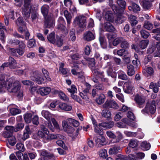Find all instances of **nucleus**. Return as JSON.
Here are the masks:
<instances>
[{
    "label": "nucleus",
    "instance_id": "59",
    "mask_svg": "<svg viewBox=\"0 0 160 160\" xmlns=\"http://www.w3.org/2000/svg\"><path fill=\"white\" fill-rule=\"evenodd\" d=\"M122 40V38H115L113 42V44L114 46H116L118 45L120 42L121 43Z\"/></svg>",
    "mask_w": 160,
    "mask_h": 160
},
{
    "label": "nucleus",
    "instance_id": "64",
    "mask_svg": "<svg viewBox=\"0 0 160 160\" xmlns=\"http://www.w3.org/2000/svg\"><path fill=\"white\" fill-rule=\"evenodd\" d=\"M136 157L137 158L142 159L144 158L145 156L143 152H138L134 153Z\"/></svg>",
    "mask_w": 160,
    "mask_h": 160
},
{
    "label": "nucleus",
    "instance_id": "17",
    "mask_svg": "<svg viewBox=\"0 0 160 160\" xmlns=\"http://www.w3.org/2000/svg\"><path fill=\"white\" fill-rule=\"evenodd\" d=\"M132 89V87L131 81H129L124 83L123 86V89L127 93H130Z\"/></svg>",
    "mask_w": 160,
    "mask_h": 160
},
{
    "label": "nucleus",
    "instance_id": "62",
    "mask_svg": "<svg viewBox=\"0 0 160 160\" xmlns=\"http://www.w3.org/2000/svg\"><path fill=\"white\" fill-rule=\"evenodd\" d=\"M116 134L117 135V138L116 139V141L114 142H118L123 138L122 134L120 132L117 131Z\"/></svg>",
    "mask_w": 160,
    "mask_h": 160
},
{
    "label": "nucleus",
    "instance_id": "6",
    "mask_svg": "<svg viewBox=\"0 0 160 160\" xmlns=\"http://www.w3.org/2000/svg\"><path fill=\"white\" fill-rule=\"evenodd\" d=\"M86 19L84 17L79 16L75 18L73 22V25L76 26L78 25L80 27H82L84 25Z\"/></svg>",
    "mask_w": 160,
    "mask_h": 160
},
{
    "label": "nucleus",
    "instance_id": "56",
    "mask_svg": "<svg viewBox=\"0 0 160 160\" xmlns=\"http://www.w3.org/2000/svg\"><path fill=\"white\" fill-rule=\"evenodd\" d=\"M140 33L142 37L144 38H147L149 35V32L144 30H141Z\"/></svg>",
    "mask_w": 160,
    "mask_h": 160
},
{
    "label": "nucleus",
    "instance_id": "43",
    "mask_svg": "<svg viewBox=\"0 0 160 160\" xmlns=\"http://www.w3.org/2000/svg\"><path fill=\"white\" fill-rule=\"evenodd\" d=\"M105 138L102 136L95 139V142L98 145H102L105 142Z\"/></svg>",
    "mask_w": 160,
    "mask_h": 160
},
{
    "label": "nucleus",
    "instance_id": "51",
    "mask_svg": "<svg viewBox=\"0 0 160 160\" xmlns=\"http://www.w3.org/2000/svg\"><path fill=\"white\" fill-rule=\"evenodd\" d=\"M124 133L127 137H135L137 134L136 132L128 131H124Z\"/></svg>",
    "mask_w": 160,
    "mask_h": 160
},
{
    "label": "nucleus",
    "instance_id": "49",
    "mask_svg": "<svg viewBox=\"0 0 160 160\" xmlns=\"http://www.w3.org/2000/svg\"><path fill=\"white\" fill-rule=\"evenodd\" d=\"M144 28L148 30L152 29L153 28V25L151 22L148 21L145 22L144 24Z\"/></svg>",
    "mask_w": 160,
    "mask_h": 160
},
{
    "label": "nucleus",
    "instance_id": "28",
    "mask_svg": "<svg viewBox=\"0 0 160 160\" xmlns=\"http://www.w3.org/2000/svg\"><path fill=\"white\" fill-rule=\"evenodd\" d=\"M101 114L102 117L109 119L111 118V112L110 111L107 109H104L102 111Z\"/></svg>",
    "mask_w": 160,
    "mask_h": 160
},
{
    "label": "nucleus",
    "instance_id": "37",
    "mask_svg": "<svg viewBox=\"0 0 160 160\" xmlns=\"http://www.w3.org/2000/svg\"><path fill=\"white\" fill-rule=\"evenodd\" d=\"M128 18L132 26H134L137 24L138 21L136 20V17L135 16L133 15H131Z\"/></svg>",
    "mask_w": 160,
    "mask_h": 160
},
{
    "label": "nucleus",
    "instance_id": "54",
    "mask_svg": "<svg viewBox=\"0 0 160 160\" xmlns=\"http://www.w3.org/2000/svg\"><path fill=\"white\" fill-rule=\"evenodd\" d=\"M128 53V52L124 49H121L118 50V55L119 56H125Z\"/></svg>",
    "mask_w": 160,
    "mask_h": 160
},
{
    "label": "nucleus",
    "instance_id": "48",
    "mask_svg": "<svg viewBox=\"0 0 160 160\" xmlns=\"http://www.w3.org/2000/svg\"><path fill=\"white\" fill-rule=\"evenodd\" d=\"M129 44L127 41L122 38V41L121 47L123 48H127L129 47Z\"/></svg>",
    "mask_w": 160,
    "mask_h": 160
},
{
    "label": "nucleus",
    "instance_id": "41",
    "mask_svg": "<svg viewBox=\"0 0 160 160\" xmlns=\"http://www.w3.org/2000/svg\"><path fill=\"white\" fill-rule=\"evenodd\" d=\"M158 85H157L156 83H154V82H152L149 85V88H150L152 89L153 91L155 93H157L158 91Z\"/></svg>",
    "mask_w": 160,
    "mask_h": 160
},
{
    "label": "nucleus",
    "instance_id": "60",
    "mask_svg": "<svg viewBox=\"0 0 160 160\" xmlns=\"http://www.w3.org/2000/svg\"><path fill=\"white\" fill-rule=\"evenodd\" d=\"M8 138V141L9 144L12 146H13L15 145L16 142V140L15 137L11 136L9 138Z\"/></svg>",
    "mask_w": 160,
    "mask_h": 160
},
{
    "label": "nucleus",
    "instance_id": "24",
    "mask_svg": "<svg viewBox=\"0 0 160 160\" xmlns=\"http://www.w3.org/2000/svg\"><path fill=\"white\" fill-rule=\"evenodd\" d=\"M121 150L119 146H115L109 149V153L110 155L116 154L118 153Z\"/></svg>",
    "mask_w": 160,
    "mask_h": 160
},
{
    "label": "nucleus",
    "instance_id": "32",
    "mask_svg": "<svg viewBox=\"0 0 160 160\" xmlns=\"http://www.w3.org/2000/svg\"><path fill=\"white\" fill-rule=\"evenodd\" d=\"M49 8V6L46 4L44 5L41 7V12L44 16L48 14Z\"/></svg>",
    "mask_w": 160,
    "mask_h": 160
},
{
    "label": "nucleus",
    "instance_id": "39",
    "mask_svg": "<svg viewBox=\"0 0 160 160\" xmlns=\"http://www.w3.org/2000/svg\"><path fill=\"white\" fill-rule=\"evenodd\" d=\"M118 78L121 79L126 80L128 78V76L126 73L122 70H119L118 72Z\"/></svg>",
    "mask_w": 160,
    "mask_h": 160
},
{
    "label": "nucleus",
    "instance_id": "45",
    "mask_svg": "<svg viewBox=\"0 0 160 160\" xmlns=\"http://www.w3.org/2000/svg\"><path fill=\"white\" fill-rule=\"evenodd\" d=\"M42 72L46 79L47 81H51V79L49 77V73L48 71L44 68H42Z\"/></svg>",
    "mask_w": 160,
    "mask_h": 160
},
{
    "label": "nucleus",
    "instance_id": "47",
    "mask_svg": "<svg viewBox=\"0 0 160 160\" xmlns=\"http://www.w3.org/2000/svg\"><path fill=\"white\" fill-rule=\"evenodd\" d=\"M109 4L110 6L112 7V10H113V12L115 13H117L118 10V11H119V10H118V8L115 5L113 4L112 0H109Z\"/></svg>",
    "mask_w": 160,
    "mask_h": 160
},
{
    "label": "nucleus",
    "instance_id": "25",
    "mask_svg": "<svg viewBox=\"0 0 160 160\" xmlns=\"http://www.w3.org/2000/svg\"><path fill=\"white\" fill-rule=\"evenodd\" d=\"M105 98V96L103 94H101L96 99V101L98 104L101 105L104 102Z\"/></svg>",
    "mask_w": 160,
    "mask_h": 160
},
{
    "label": "nucleus",
    "instance_id": "13",
    "mask_svg": "<svg viewBox=\"0 0 160 160\" xmlns=\"http://www.w3.org/2000/svg\"><path fill=\"white\" fill-rule=\"evenodd\" d=\"M14 128L12 126H7L5 128L6 131L3 133V136L5 138H9L12 135L14 131Z\"/></svg>",
    "mask_w": 160,
    "mask_h": 160
},
{
    "label": "nucleus",
    "instance_id": "15",
    "mask_svg": "<svg viewBox=\"0 0 160 160\" xmlns=\"http://www.w3.org/2000/svg\"><path fill=\"white\" fill-rule=\"evenodd\" d=\"M41 154L42 156L41 158V160H54V157L52 156L49 155L46 151H42Z\"/></svg>",
    "mask_w": 160,
    "mask_h": 160
},
{
    "label": "nucleus",
    "instance_id": "21",
    "mask_svg": "<svg viewBox=\"0 0 160 160\" xmlns=\"http://www.w3.org/2000/svg\"><path fill=\"white\" fill-rule=\"evenodd\" d=\"M141 4L146 10L149 9L151 6V3L148 0H142Z\"/></svg>",
    "mask_w": 160,
    "mask_h": 160
},
{
    "label": "nucleus",
    "instance_id": "58",
    "mask_svg": "<svg viewBox=\"0 0 160 160\" xmlns=\"http://www.w3.org/2000/svg\"><path fill=\"white\" fill-rule=\"evenodd\" d=\"M68 91L72 93H75L77 92V89L76 87L74 85H71L70 88H68Z\"/></svg>",
    "mask_w": 160,
    "mask_h": 160
},
{
    "label": "nucleus",
    "instance_id": "1",
    "mask_svg": "<svg viewBox=\"0 0 160 160\" xmlns=\"http://www.w3.org/2000/svg\"><path fill=\"white\" fill-rule=\"evenodd\" d=\"M4 78L3 75L0 76V88L5 87L10 92H18L21 87L19 82L18 81H15L12 78H9L8 81L5 82Z\"/></svg>",
    "mask_w": 160,
    "mask_h": 160
},
{
    "label": "nucleus",
    "instance_id": "30",
    "mask_svg": "<svg viewBox=\"0 0 160 160\" xmlns=\"http://www.w3.org/2000/svg\"><path fill=\"white\" fill-rule=\"evenodd\" d=\"M122 121L124 123H125L128 125L133 128H136L137 127V124L135 122H129L127 118H124L122 120Z\"/></svg>",
    "mask_w": 160,
    "mask_h": 160
},
{
    "label": "nucleus",
    "instance_id": "27",
    "mask_svg": "<svg viewBox=\"0 0 160 160\" xmlns=\"http://www.w3.org/2000/svg\"><path fill=\"white\" fill-rule=\"evenodd\" d=\"M63 13L64 15L67 20V24L68 25L70 24L72 20L71 16L70 14L68 12L67 10L64 11Z\"/></svg>",
    "mask_w": 160,
    "mask_h": 160
},
{
    "label": "nucleus",
    "instance_id": "10",
    "mask_svg": "<svg viewBox=\"0 0 160 160\" xmlns=\"http://www.w3.org/2000/svg\"><path fill=\"white\" fill-rule=\"evenodd\" d=\"M16 23L17 25L19 26L18 31L21 33H24L27 29L24 25V22L22 19L21 18H18Z\"/></svg>",
    "mask_w": 160,
    "mask_h": 160
},
{
    "label": "nucleus",
    "instance_id": "52",
    "mask_svg": "<svg viewBox=\"0 0 160 160\" xmlns=\"http://www.w3.org/2000/svg\"><path fill=\"white\" fill-rule=\"evenodd\" d=\"M35 41L33 39H30L29 40L28 43V47L29 48H31L35 46Z\"/></svg>",
    "mask_w": 160,
    "mask_h": 160
},
{
    "label": "nucleus",
    "instance_id": "57",
    "mask_svg": "<svg viewBox=\"0 0 160 160\" xmlns=\"http://www.w3.org/2000/svg\"><path fill=\"white\" fill-rule=\"evenodd\" d=\"M16 148L19 150L23 152L24 151L25 148L23 144L21 143H18L16 145Z\"/></svg>",
    "mask_w": 160,
    "mask_h": 160
},
{
    "label": "nucleus",
    "instance_id": "20",
    "mask_svg": "<svg viewBox=\"0 0 160 160\" xmlns=\"http://www.w3.org/2000/svg\"><path fill=\"white\" fill-rule=\"evenodd\" d=\"M95 36L90 31L86 32L84 34L83 39L85 40L89 41L94 39Z\"/></svg>",
    "mask_w": 160,
    "mask_h": 160
},
{
    "label": "nucleus",
    "instance_id": "23",
    "mask_svg": "<svg viewBox=\"0 0 160 160\" xmlns=\"http://www.w3.org/2000/svg\"><path fill=\"white\" fill-rule=\"evenodd\" d=\"M59 108L62 110L67 111H70L72 109L71 106L68 105L65 103H62L59 104Z\"/></svg>",
    "mask_w": 160,
    "mask_h": 160
},
{
    "label": "nucleus",
    "instance_id": "40",
    "mask_svg": "<svg viewBox=\"0 0 160 160\" xmlns=\"http://www.w3.org/2000/svg\"><path fill=\"white\" fill-rule=\"evenodd\" d=\"M149 43V41L148 40H143L141 41L139 43V46L142 49L146 48Z\"/></svg>",
    "mask_w": 160,
    "mask_h": 160
},
{
    "label": "nucleus",
    "instance_id": "42",
    "mask_svg": "<svg viewBox=\"0 0 160 160\" xmlns=\"http://www.w3.org/2000/svg\"><path fill=\"white\" fill-rule=\"evenodd\" d=\"M32 114L31 113H27L25 114L24 119L26 123H29L31 121V117Z\"/></svg>",
    "mask_w": 160,
    "mask_h": 160
},
{
    "label": "nucleus",
    "instance_id": "26",
    "mask_svg": "<svg viewBox=\"0 0 160 160\" xmlns=\"http://www.w3.org/2000/svg\"><path fill=\"white\" fill-rule=\"evenodd\" d=\"M128 70L127 73L129 76L133 75L135 73L134 68L132 65H127Z\"/></svg>",
    "mask_w": 160,
    "mask_h": 160
},
{
    "label": "nucleus",
    "instance_id": "63",
    "mask_svg": "<svg viewBox=\"0 0 160 160\" xmlns=\"http://www.w3.org/2000/svg\"><path fill=\"white\" fill-rule=\"evenodd\" d=\"M157 49V51L154 54V56L160 57V42L158 43Z\"/></svg>",
    "mask_w": 160,
    "mask_h": 160
},
{
    "label": "nucleus",
    "instance_id": "5",
    "mask_svg": "<svg viewBox=\"0 0 160 160\" xmlns=\"http://www.w3.org/2000/svg\"><path fill=\"white\" fill-rule=\"evenodd\" d=\"M155 104V102L153 100L148 102L145 108L142 110V112L144 114L149 112L152 114H153L155 112L156 109Z\"/></svg>",
    "mask_w": 160,
    "mask_h": 160
},
{
    "label": "nucleus",
    "instance_id": "31",
    "mask_svg": "<svg viewBox=\"0 0 160 160\" xmlns=\"http://www.w3.org/2000/svg\"><path fill=\"white\" fill-rule=\"evenodd\" d=\"M141 146L145 150H148L151 147L150 144L146 141L142 142L141 143Z\"/></svg>",
    "mask_w": 160,
    "mask_h": 160
},
{
    "label": "nucleus",
    "instance_id": "3",
    "mask_svg": "<svg viewBox=\"0 0 160 160\" xmlns=\"http://www.w3.org/2000/svg\"><path fill=\"white\" fill-rule=\"evenodd\" d=\"M31 0H24L23 8H22V13L26 19L30 16V12L32 6L31 3Z\"/></svg>",
    "mask_w": 160,
    "mask_h": 160
},
{
    "label": "nucleus",
    "instance_id": "22",
    "mask_svg": "<svg viewBox=\"0 0 160 160\" xmlns=\"http://www.w3.org/2000/svg\"><path fill=\"white\" fill-rule=\"evenodd\" d=\"M104 28L107 31L109 32L113 31L115 28L109 22H106L104 24Z\"/></svg>",
    "mask_w": 160,
    "mask_h": 160
},
{
    "label": "nucleus",
    "instance_id": "9",
    "mask_svg": "<svg viewBox=\"0 0 160 160\" xmlns=\"http://www.w3.org/2000/svg\"><path fill=\"white\" fill-rule=\"evenodd\" d=\"M41 131H39L38 132V134L40 137L46 140L48 138V134H49V132L48 129L46 128L43 125L41 126Z\"/></svg>",
    "mask_w": 160,
    "mask_h": 160
},
{
    "label": "nucleus",
    "instance_id": "33",
    "mask_svg": "<svg viewBox=\"0 0 160 160\" xmlns=\"http://www.w3.org/2000/svg\"><path fill=\"white\" fill-rule=\"evenodd\" d=\"M63 137L60 135L57 134L55 135L53 134H48V138H47L46 140H51L54 139L56 138H59L61 139H62Z\"/></svg>",
    "mask_w": 160,
    "mask_h": 160
},
{
    "label": "nucleus",
    "instance_id": "53",
    "mask_svg": "<svg viewBox=\"0 0 160 160\" xmlns=\"http://www.w3.org/2000/svg\"><path fill=\"white\" fill-rule=\"evenodd\" d=\"M58 95L60 98L65 101H67L68 100V98L65 94L62 92H60L58 93Z\"/></svg>",
    "mask_w": 160,
    "mask_h": 160
},
{
    "label": "nucleus",
    "instance_id": "7",
    "mask_svg": "<svg viewBox=\"0 0 160 160\" xmlns=\"http://www.w3.org/2000/svg\"><path fill=\"white\" fill-rule=\"evenodd\" d=\"M117 3L118 5L122 9H119L118 8L119 11H118V12L116 14H118L117 16L118 18V20H119L120 18H119V16H121L122 17V15L124 13V10L125 9V7L126 5V2L122 0H118L117 1Z\"/></svg>",
    "mask_w": 160,
    "mask_h": 160
},
{
    "label": "nucleus",
    "instance_id": "50",
    "mask_svg": "<svg viewBox=\"0 0 160 160\" xmlns=\"http://www.w3.org/2000/svg\"><path fill=\"white\" fill-rule=\"evenodd\" d=\"M48 40L51 43H54L55 42L54 33H51L47 37Z\"/></svg>",
    "mask_w": 160,
    "mask_h": 160
},
{
    "label": "nucleus",
    "instance_id": "19",
    "mask_svg": "<svg viewBox=\"0 0 160 160\" xmlns=\"http://www.w3.org/2000/svg\"><path fill=\"white\" fill-rule=\"evenodd\" d=\"M134 100L140 106L142 105L145 102V99L143 97L138 94L135 96Z\"/></svg>",
    "mask_w": 160,
    "mask_h": 160
},
{
    "label": "nucleus",
    "instance_id": "44",
    "mask_svg": "<svg viewBox=\"0 0 160 160\" xmlns=\"http://www.w3.org/2000/svg\"><path fill=\"white\" fill-rule=\"evenodd\" d=\"M138 145V142L135 139H131L130 140L129 143V146L132 148H136Z\"/></svg>",
    "mask_w": 160,
    "mask_h": 160
},
{
    "label": "nucleus",
    "instance_id": "36",
    "mask_svg": "<svg viewBox=\"0 0 160 160\" xmlns=\"http://www.w3.org/2000/svg\"><path fill=\"white\" fill-rule=\"evenodd\" d=\"M8 61V63L11 69H13L16 67V62L14 58L10 57L9 58Z\"/></svg>",
    "mask_w": 160,
    "mask_h": 160
},
{
    "label": "nucleus",
    "instance_id": "12",
    "mask_svg": "<svg viewBox=\"0 0 160 160\" xmlns=\"http://www.w3.org/2000/svg\"><path fill=\"white\" fill-rule=\"evenodd\" d=\"M58 28L61 30L64 34H66L68 33L66 30L65 26L63 25L65 23V21L62 17H60L58 19Z\"/></svg>",
    "mask_w": 160,
    "mask_h": 160
},
{
    "label": "nucleus",
    "instance_id": "46",
    "mask_svg": "<svg viewBox=\"0 0 160 160\" xmlns=\"http://www.w3.org/2000/svg\"><path fill=\"white\" fill-rule=\"evenodd\" d=\"M98 154L100 157L103 158H105L108 156L107 151L104 149L100 150Z\"/></svg>",
    "mask_w": 160,
    "mask_h": 160
},
{
    "label": "nucleus",
    "instance_id": "18",
    "mask_svg": "<svg viewBox=\"0 0 160 160\" xmlns=\"http://www.w3.org/2000/svg\"><path fill=\"white\" fill-rule=\"evenodd\" d=\"M114 125V122L112 121H109L108 122H103L99 124L100 128L102 127L106 128H110Z\"/></svg>",
    "mask_w": 160,
    "mask_h": 160
},
{
    "label": "nucleus",
    "instance_id": "16",
    "mask_svg": "<svg viewBox=\"0 0 160 160\" xmlns=\"http://www.w3.org/2000/svg\"><path fill=\"white\" fill-rule=\"evenodd\" d=\"M71 72L73 75H77L80 78H82L83 76V72L81 71L78 65L74 66V68L72 69Z\"/></svg>",
    "mask_w": 160,
    "mask_h": 160
},
{
    "label": "nucleus",
    "instance_id": "8",
    "mask_svg": "<svg viewBox=\"0 0 160 160\" xmlns=\"http://www.w3.org/2000/svg\"><path fill=\"white\" fill-rule=\"evenodd\" d=\"M32 79L38 84L42 83L44 80L43 78L38 71H36L33 72V75L32 77Z\"/></svg>",
    "mask_w": 160,
    "mask_h": 160
},
{
    "label": "nucleus",
    "instance_id": "35",
    "mask_svg": "<svg viewBox=\"0 0 160 160\" xmlns=\"http://www.w3.org/2000/svg\"><path fill=\"white\" fill-rule=\"evenodd\" d=\"M44 25L45 27L47 28H50L53 27L54 26L53 21L52 19L46 20Z\"/></svg>",
    "mask_w": 160,
    "mask_h": 160
},
{
    "label": "nucleus",
    "instance_id": "2",
    "mask_svg": "<svg viewBox=\"0 0 160 160\" xmlns=\"http://www.w3.org/2000/svg\"><path fill=\"white\" fill-rule=\"evenodd\" d=\"M114 13L113 14L112 12L111 11H108L106 12L104 17L106 20L108 21L111 22H112L114 20L117 22V23H122L123 20H122L123 18V16H119L120 19L118 20V18L117 15L118 14H116L114 12Z\"/></svg>",
    "mask_w": 160,
    "mask_h": 160
},
{
    "label": "nucleus",
    "instance_id": "61",
    "mask_svg": "<svg viewBox=\"0 0 160 160\" xmlns=\"http://www.w3.org/2000/svg\"><path fill=\"white\" fill-rule=\"evenodd\" d=\"M99 127H100L99 125L98 126H95V127H94V131L96 133L99 134V135H102L103 133L101 129Z\"/></svg>",
    "mask_w": 160,
    "mask_h": 160
},
{
    "label": "nucleus",
    "instance_id": "34",
    "mask_svg": "<svg viewBox=\"0 0 160 160\" xmlns=\"http://www.w3.org/2000/svg\"><path fill=\"white\" fill-rule=\"evenodd\" d=\"M67 120L69 123L72 124L75 127H77L79 125V122L78 121L72 118H69Z\"/></svg>",
    "mask_w": 160,
    "mask_h": 160
},
{
    "label": "nucleus",
    "instance_id": "29",
    "mask_svg": "<svg viewBox=\"0 0 160 160\" xmlns=\"http://www.w3.org/2000/svg\"><path fill=\"white\" fill-rule=\"evenodd\" d=\"M112 66L111 62H108L107 63V68L108 69L107 70V72L108 76L112 77H113L112 74L113 69L112 68Z\"/></svg>",
    "mask_w": 160,
    "mask_h": 160
},
{
    "label": "nucleus",
    "instance_id": "4",
    "mask_svg": "<svg viewBox=\"0 0 160 160\" xmlns=\"http://www.w3.org/2000/svg\"><path fill=\"white\" fill-rule=\"evenodd\" d=\"M41 114L42 116L48 122L45 123L46 126L48 127L52 132H53L54 128L51 122V119L52 118L53 115L48 111L44 110L42 111Z\"/></svg>",
    "mask_w": 160,
    "mask_h": 160
},
{
    "label": "nucleus",
    "instance_id": "38",
    "mask_svg": "<svg viewBox=\"0 0 160 160\" xmlns=\"http://www.w3.org/2000/svg\"><path fill=\"white\" fill-rule=\"evenodd\" d=\"M143 73L146 76L148 77L149 75H151L153 73V70L152 67H148L147 68L145 71H143Z\"/></svg>",
    "mask_w": 160,
    "mask_h": 160
},
{
    "label": "nucleus",
    "instance_id": "55",
    "mask_svg": "<svg viewBox=\"0 0 160 160\" xmlns=\"http://www.w3.org/2000/svg\"><path fill=\"white\" fill-rule=\"evenodd\" d=\"M10 111L11 114L13 115H15L18 114L20 112V110L15 108H13L11 109Z\"/></svg>",
    "mask_w": 160,
    "mask_h": 160
},
{
    "label": "nucleus",
    "instance_id": "14",
    "mask_svg": "<svg viewBox=\"0 0 160 160\" xmlns=\"http://www.w3.org/2000/svg\"><path fill=\"white\" fill-rule=\"evenodd\" d=\"M51 91V89L50 87H45L39 88L37 92L40 93L41 96H44L49 94Z\"/></svg>",
    "mask_w": 160,
    "mask_h": 160
},
{
    "label": "nucleus",
    "instance_id": "11",
    "mask_svg": "<svg viewBox=\"0 0 160 160\" xmlns=\"http://www.w3.org/2000/svg\"><path fill=\"white\" fill-rule=\"evenodd\" d=\"M103 107L104 108H112L116 109H117L119 108L118 104L113 100H107L103 105Z\"/></svg>",
    "mask_w": 160,
    "mask_h": 160
}]
</instances>
